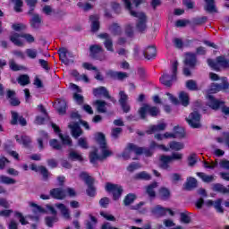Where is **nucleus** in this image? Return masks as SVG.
Returning <instances> with one entry per match:
<instances>
[{
    "instance_id": "34",
    "label": "nucleus",
    "mask_w": 229,
    "mask_h": 229,
    "mask_svg": "<svg viewBox=\"0 0 229 229\" xmlns=\"http://www.w3.org/2000/svg\"><path fill=\"white\" fill-rule=\"evenodd\" d=\"M109 31L112 33V35H114V37H118L120 35H123V29L121 28V26L117 23H113L110 27H109Z\"/></svg>"
},
{
    "instance_id": "16",
    "label": "nucleus",
    "mask_w": 229,
    "mask_h": 229,
    "mask_svg": "<svg viewBox=\"0 0 229 229\" xmlns=\"http://www.w3.org/2000/svg\"><path fill=\"white\" fill-rule=\"evenodd\" d=\"M12 121H11V124H21V126H26V124H28V123L26 122V119L22 116H19V114L15 111H12Z\"/></svg>"
},
{
    "instance_id": "46",
    "label": "nucleus",
    "mask_w": 229,
    "mask_h": 229,
    "mask_svg": "<svg viewBox=\"0 0 229 229\" xmlns=\"http://www.w3.org/2000/svg\"><path fill=\"white\" fill-rule=\"evenodd\" d=\"M179 99H180L182 106H188V105H189V94L185 93L184 91L180 92Z\"/></svg>"
},
{
    "instance_id": "28",
    "label": "nucleus",
    "mask_w": 229,
    "mask_h": 229,
    "mask_svg": "<svg viewBox=\"0 0 229 229\" xmlns=\"http://www.w3.org/2000/svg\"><path fill=\"white\" fill-rule=\"evenodd\" d=\"M94 105H96L97 110L99 114H106L108 104L105 100H96Z\"/></svg>"
},
{
    "instance_id": "42",
    "label": "nucleus",
    "mask_w": 229,
    "mask_h": 229,
    "mask_svg": "<svg viewBox=\"0 0 229 229\" xmlns=\"http://www.w3.org/2000/svg\"><path fill=\"white\" fill-rule=\"evenodd\" d=\"M68 158L73 161L83 162V157L74 150L70 151Z\"/></svg>"
},
{
    "instance_id": "21",
    "label": "nucleus",
    "mask_w": 229,
    "mask_h": 229,
    "mask_svg": "<svg viewBox=\"0 0 229 229\" xmlns=\"http://www.w3.org/2000/svg\"><path fill=\"white\" fill-rule=\"evenodd\" d=\"M55 108L60 115H64L67 110V102L64 99H59L57 103L55 104Z\"/></svg>"
},
{
    "instance_id": "39",
    "label": "nucleus",
    "mask_w": 229,
    "mask_h": 229,
    "mask_svg": "<svg viewBox=\"0 0 229 229\" xmlns=\"http://www.w3.org/2000/svg\"><path fill=\"white\" fill-rule=\"evenodd\" d=\"M133 153V149L131 147V143L127 144L126 148H124L123 152L122 153V157L123 160H130V157Z\"/></svg>"
},
{
    "instance_id": "27",
    "label": "nucleus",
    "mask_w": 229,
    "mask_h": 229,
    "mask_svg": "<svg viewBox=\"0 0 229 229\" xmlns=\"http://www.w3.org/2000/svg\"><path fill=\"white\" fill-rule=\"evenodd\" d=\"M30 169L32 171H36V173L39 171L45 180H47V177L49 176V172L47 171V168H46V166H37V165H31Z\"/></svg>"
},
{
    "instance_id": "7",
    "label": "nucleus",
    "mask_w": 229,
    "mask_h": 229,
    "mask_svg": "<svg viewBox=\"0 0 229 229\" xmlns=\"http://www.w3.org/2000/svg\"><path fill=\"white\" fill-rule=\"evenodd\" d=\"M138 113L141 119H146V114H149L151 117H157V115L160 114V108L144 104L143 106L139 109Z\"/></svg>"
},
{
    "instance_id": "22",
    "label": "nucleus",
    "mask_w": 229,
    "mask_h": 229,
    "mask_svg": "<svg viewBox=\"0 0 229 229\" xmlns=\"http://www.w3.org/2000/svg\"><path fill=\"white\" fill-rule=\"evenodd\" d=\"M50 196L55 198V199H64L67 194L64 190L55 188L50 191Z\"/></svg>"
},
{
    "instance_id": "58",
    "label": "nucleus",
    "mask_w": 229,
    "mask_h": 229,
    "mask_svg": "<svg viewBox=\"0 0 229 229\" xmlns=\"http://www.w3.org/2000/svg\"><path fill=\"white\" fill-rule=\"evenodd\" d=\"M123 132V128L117 127L114 128L111 132V137L114 140L119 139V135Z\"/></svg>"
},
{
    "instance_id": "40",
    "label": "nucleus",
    "mask_w": 229,
    "mask_h": 229,
    "mask_svg": "<svg viewBox=\"0 0 229 229\" xmlns=\"http://www.w3.org/2000/svg\"><path fill=\"white\" fill-rule=\"evenodd\" d=\"M169 148L172 151H181V149L185 148V144L183 142L172 141L169 143Z\"/></svg>"
},
{
    "instance_id": "52",
    "label": "nucleus",
    "mask_w": 229,
    "mask_h": 229,
    "mask_svg": "<svg viewBox=\"0 0 229 229\" xmlns=\"http://www.w3.org/2000/svg\"><path fill=\"white\" fill-rule=\"evenodd\" d=\"M25 53L29 58H31L32 60H35L37 58V55H38V52L35 48H28L25 50Z\"/></svg>"
},
{
    "instance_id": "25",
    "label": "nucleus",
    "mask_w": 229,
    "mask_h": 229,
    "mask_svg": "<svg viewBox=\"0 0 229 229\" xmlns=\"http://www.w3.org/2000/svg\"><path fill=\"white\" fill-rule=\"evenodd\" d=\"M21 38H22V37L17 32H13L10 36L11 42H13L14 46H18V47H22V46H24V42H22Z\"/></svg>"
},
{
    "instance_id": "2",
    "label": "nucleus",
    "mask_w": 229,
    "mask_h": 229,
    "mask_svg": "<svg viewBox=\"0 0 229 229\" xmlns=\"http://www.w3.org/2000/svg\"><path fill=\"white\" fill-rule=\"evenodd\" d=\"M123 3L125 4V8L129 10L130 14L132 17H137L138 22L136 24V28L138 31H140V33H144V30L148 28V26L146 25V14L144 13H137L133 11V5L131 4V2H130V0H123Z\"/></svg>"
},
{
    "instance_id": "11",
    "label": "nucleus",
    "mask_w": 229,
    "mask_h": 229,
    "mask_svg": "<svg viewBox=\"0 0 229 229\" xmlns=\"http://www.w3.org/2000/svg\"><path fill=\"white\" fill-rule=\"evenodd\" d=\"M167 212L170 214V216H174V212H173L171 208H165L160 205L155 206L151 208V214L154 216V217H164Z\"/></svg>"
},
{
    "instance_id": "14",
    "label": "nucleus",
    "mask_w": 229,
    "mask_h": 229,
    "mask_svg": "<svg viewBox=\"0 0 229 229\" xmlns=\"http://www.w3.org/2000/svg\"><path fill=\"white\" fill-rule=\"evenodd\" d=\"M93 96H95L96 98L99 96H103L104 98H106V99H110L111 101H114V98L110 96V93H108V89H106L103 86L93 89Z\"/></svg>"
},
{
    "instance_id": "30",
    "label": "nucleus",
    "mask_w": 229,
    "mask_h": 229,
    "mask_svg": "<svg viewBox=\"0 0 229 229\" xmlns=\"http://www.w3.org/2000/svg\"><path fill=\"white\" fill-rule=\"evenodd\" d=\"M15 139L18 144H22L25 148H28V146L31 144V138H30L29 136L22 135L21 138H19V135H16Z\"/></svg>"
},
{
    "instance_id": "51",
    "label": "nucleus",
    "mask_w": 229,
    "mask_h": 229,
    "mask_svg": "<svg viewBox=\"0 0 229 229\" xmlns=\"http://www.w3.org/2000/svg\"><path fill=\"white\" fill-rule=\"evenodd\" d=\"M59 138L61 139L63 144H65L66 146H72V140H71L69 135L59 133Z\"/></svg>"
},
{
    "instance_id": "53",
    "label": "nucleus",
    "mask_w": 229,
    "mask_h": 229,
    "mask_svg": "<svg viewBox=\"0 0 229 229\" xmlns=\"http://www.w3.org/2000/svg\"><path fill=\"white\" fill-rule=\"evenodd\" d=\"M30 207H32L34 214H44L46 212L42 207L37 205L36 203L30 202Z\"/></svg>"
},
{
    "instance_id": "17",
    "label": "nucleus",
    "mask_w": 229,
    "mask_h": 229,
    "mask_svg": "<svg viewBox=\"0 0 229 229\" xmlns=\"http://www.w3.org/2000/svg\"><path fill=\"white\" fill-rule=\"evenodd\" d=\"M47 210H49V212H51V214H53V216H48L46 218V224L47 225L49 226V228L53 227V223H56V221H58V218H56V209H55V208H53L52 206H47Z\"/></svg>"
},
{
    "instance_id": "37",
    "label": "nucleus",
    "mask_w": 229,
    "mask_h": 229,
    "mask_svg": "<svg viewBox=\"0 0 229 229\" xmlns=\"http://www.w3.org/2000/svg\"><path fill=\"white\" fill-rule=\"evenodd\" d=\"M212 190L215 192H220L221 194H228L229 191L228 188L225 187L221 183H215L212 185Z\"/></svg>"
},
{
    "instance_id": "31",
    "label": "nucleus",
    "mask_w": 229,
    "mask_h": 229,
    "mask_svg": "<svg viewBox=\"0 0 229 229\" xmlns=\"http://www.w3.org/2000/svg\"><path fill=\"white\" fill-rule=\"evenodd\" d=\"M89 21H91V30L93 32L98 31V30H99V16L92 15L89 17Z\"/></svg>"
},
{
    "instance_id": "12",
    "label": "nucleus",
    "mask_w": 229,
    "mask_h": 229,
    "mask_svg": "<svg viewBox=\"0 0 229 229\" xmlns=\"http://www.w3.org/2000/svg\"><path fill=\"white\" fill-rule=\"evenodd\" d=\"M99 38H103L104 46L106 49V51H109V53H114V40H112V37H110V34L108 33H102L98 35Z\"/></svg>"
},
{
    "instance_id": "50",
    "label": "nucleus",
    "mask_w": 229,
    "mask_h": 229,
    "mask_svg": "<svg viewBox=\"0 0 229 229\" xmlns=\"http://www.w3.org/2000/svg\"><path fill=\"white\" fill-rule=\"evenodd\" d=\"M40 135L42 136V138L38 139V144L39 149H44V140H47V133L44 131H41Z\"/></svg>"
},
{
    "instance_id": "6",
    "label": "nucleus",
    "mask_w": 229,
    "mask_h": 229,
    "mask_svg": "<svg viewBox=\"0 0 229 229\" xmlns=\"http://www.w3.org/2000/svg\"><path fill=\"white\" fill-rule=\"evenodd\" d=\"M208 105L212 110H219V108L222 107L223 114H225V115H229V106H225L223 101L214 98L211 95L208 96Z\"/></svg>"
},
{
    "instance_id": "33",
    "label": "nucleus",
    "mask_w": 229,
    "mask_h": 229,
    "mask_svg": "<svg viewBox=\"0 0 229 229\" xmlns=\"http://www.w3.org/2000/svg\"><path fill=\"white\" fill-rule=\"evenodd\" d=\"M55 207L56 208H59L64 219H71V213L69 212V209L67 208V207H65V205L59 203L55 204Z\"/></svg>"
},
{
    "instance_id": "57",
    "label": "nucleus",
    "mask_w": 229,
    "mask_h": 229,
    "mask_svg": "<svg viewBox=\"0 0 229 229\" xmlns=\"http://www.w3.org/2000/svg\"><path fill=\"white\" fill-rule=\"evenodd\" d=\"M196 162H198V157L196 156V154L190 155V157H188V165H190V167H194V165H196Z\"/></svg>"
},
{
    "instance_id": "5",
    "label": "nucleus",
    "mask_w": 229,
    "mask_h": 229,
    "mask_svg": "<svg viewBox=\"0 0 229 229\" xmlns=\"http://www.w3.org/2000/svg\"><path fill=\"white\" fill-rule=\"evenodd\" d=\"M208 65L214 71H220L221 67L223 69H229V59H226L225 56L216 57V62L212 59H208Z\"/></svg>"
},
{
    "instance_id": "13",
    "label": "nucleus",
    "mask_w": 229,
    "mask_h": 229,
    "mask_svg": "<svg viewBox=\"0 0 229 229\" xmlns=\"http://www.w3.org/2000/svg\"><path fill=\"white\" fill-rule=\"evenodd\" d=\"M68 128H70L72 137H73V139H78V137H81V135H83V131H81V127H80V123H78V122L71 123L68 125Z\"/></svg>"
},
{
    "instance_id": "38",
    "label": "nucleus",
    "mask_w": 229,
    "mask_h": 229,
    "mask_svg": "<svg viewBox=\"0 0 229 229\" xmlns=\"http://www.w3.org/2000/svg\"><path fill=\"white\" fill-rule=\"evenodd\" d=\"M134 180H144L146 182L151 180V174L146 171L140 172L134 175Z\"/></svg>"
},
{
    "instance_id": "20",
    "label": "nucleus",
    "mask_w": 229,
    "mask_h": 229,
    "mask_svg": "<svg viewBox=\"0 0 229 229\" xmlns=\"http://www.w3.org/2000/svg\"><path fill=\"white\" fill-rule=\"evenodd\" d=\"M6 98L9 99L10 105L13 106H19L21 105L19 98H15V91L12 89L7 90Z\"/></svg>"
},
{
    "instance_id": "47",
    "label": "nucleus",
    "mask_w": 229,
    "mask_h": 229,
    "mask_svg": "<svg viewBox=\"0 0 229 229\" xmlns=\"http://www.w3.org/2000/svg\"><path fill=\"white\" fill-rule=\"evenodd\" d=\"M136 198L137 197L135 196V194L129 193L127 196H125V198L123 199V204L125 205V207H128L135 201Z\"/></svg>"
},
{
    "instance_id": "3",
    "label": "nucleus",
    "mask_w": 229,
    "mask_h": 229,
    "mask_svg": "<svg viewBox=\"0 0 229 229\" xmlns=\"http://www.w3.org/2000/svg\"><path fill=\"white\" fill-rule=\"evenodd\" d=\"M176 74H178V61H174L172 64L171 73L165 72L159 79V81L165 87H172L173 81L176 80Z\"/></svg>"
},
{
    "instance_id": "24",
    "label": "nucleus",
    "mask_w": 229,
    "mask_h": 229,
    "mask_svg": "<svg viewBox=\"0 0 229 229\" xmlns=\"http://www.w3.org/2000/svg\"><path fill=\"white\" fill-rule=\"evenodd\" d=\"M198 187V180L194 177H188L184 184L185 191H193Z\"/></svg>"
},
{
    "instance_id": "15",
    "label": "nucleus",
    "mask_w": 229,
    "mask_h": 229,
    "mask_svg": "<svg viewBox=\"0 0 229 229\" xmlns=\"http://www.w3.org/2000/svg\"><path fill=\"white\" fill-rule=\"evenodd\" d=\"M185 65H188L191 69H194L198 65V59L196 58V54L188 53L184 60Z\"/></svg>"
},
{
    "instance_id": "54",
    "label": "nucleus",
    "mask_w": 229,
    "mask_h": 229,
    "mask_svg": "<svg viewBox=\"0 0 229 229\" xmlns=\"http://www.w3.org/2000/svg\"><path fill=\"white\" fill-rule=\"evenodd\" d=\"M159 196L162 199H168V198L171 196V192L167 188H161L159 190Z\"/></svg>"
},
{
    "instance_id": "56",
    "label": "nucleus",
    "mask_w": 229,
    "mask_h": 229,
    "mask_svg": "<svg viewBox=\"0 0 229 229\" xmlns=\"http://www.w3.org/2000/svg\"><path fill=\"white\" fill-rule=\"evenodd\" d=\"M18 83L21 86L29 85L30 83V77L28 75H21L18 78Z\"/></svg>"
},
{
    "instance_id": "48",
    "label": "nucleus",
    "mask_w": 229,
    "mask_h": 229,
    "mask_svg": "<svg viewBox=\"0 0 229 229\" xmlns=\"http://www.w3.org/2000/svg\"><path fill=\"white\" fill-rule=\"evenodd\" d=\"M11 3L14 4V11L17 13H21V12H22V6L24 4V2H22V0H12Z\"/></svg>"
},
{
    "instance_id": "29",
    "label": "nucleus",
    "mask_w": 229,
    "mask_h": 229,
    "mask_svg": "<svg viewBox=\"0 0 229 229\" xmlns=\"http://www.w3.org/2000/svg\"><path fill=\"white\" fill-rule=\"evenodd\" d=\"M40 24H42V18H40V15L34 14L30 20V26L34 30H38L40 28Z\"/></svg>"
},
{
    "instance_id": "60",
    "label": "nucleus",
    "mask_w": 229,
    "mask_h": 229,
    "mask_svg": "<svg viewBox=\"0 0 229 229\" xmlns=\"http://www.w3.org/2000/svg\"><path fill=\"white\" fill-rule=\"evenodd\" d=\"M158 148L159 149H163V151H169V148L165 147L164 145H158V143L152 141L150 143V149H157Z\"/></svg>"
},
{
    "instance_id": "63",
    "label": "nucleus",
    "mask_w": 229,
    "mask_h": 229,
    "mask_svg": "<svg viewBox=\"0 0 229 229\" xmlns=\"http://www.w3.org/2000/svg\"><path fill=\"white\" fill-rule=\"evenodd\" d=\"M12 28L14 31H24V30H26V25L23 23H14L12 25Z\"/></svg>"
},
{
    "instance_id": "32",
    "label": "nucleus",
    "mask_w": 229,
    "mask_h": 229,
    "mask_svg": "<svg viewBox=\"0 0 229 229\" xmlns=\"http://www.w3.org/2000/svg\"><path fill=\"white\" fill-rule=\"evenodd\" d=\"M167 125L164 123H159L157 125H152L148 131H147V133H148V135H151V133H157V131H164V130H165V127Z\"/></svg>"
},
{
    "instance_id": "45",
    "label": "nucleus",
    "mask_w": 229,
    "mask_h": 229,
    "mask_svg": "<svg viewBox=\"0 0 229 229\" xmlns=\"http://www.w3.org/2000/svg\"><path fill=\"white\" fill-rule=\"evenodd\" d=\"M157 187H158L157 182H153L147 187V194H148L149 198H155V189H157Z\"/></svg>"
},
{
    "instance_id": "36",
    "label": "nucleus",
    "mask_w": 229,
    "mask_h": 229,
    "mask_svg": "<svg viewBox=\"0 0 229 229\" xmlns=\"http://www.w3.org/2000/svg\"><path fill=\"white\" fill-rule=\"evenodd\" d=\"M80 178H81V180H83V182H85V183L88 185V187L94 185V178L90 177V175H89V174L82 172L80 174Z\"/></svg>"
},
{
    "instance_id": "55",
    "label": "nucleus",
    "mask_w": 229,
    "mask_h": 229,
    "mask_svg": "<svg viewBox=\"0 0 229 229\" xmlns=\"http://www.w3.org/2000/svg\"><path fill=\"white\" fill-rule=\"evenodd\" d=\"M186 87L189 90H199L198 83L194 80H189L186 81Z\"/></svg>"
},
{
    "instance_id": "44",
    "label": "nucleus",
    "mask_w": 229,
    "mask_h": 229,
    "mask_svg": "<svg viewBox=\"0 0 229 229\" xmlns=\"http://www.w3.org/2000/svg\"><path fill=\"white\" fill-rule=\"evenodd\" d=\"M174 135H175V139H183L185 137V130L182 127L175 126L174 128Z\"/></svg>"
},
{
    "instance_id": "8",
    "label": "nucleus",
    "mask_w": 229,
    "mask_h": 229,
    "mask_svg": "<svg viewBox=\"0 0 229 229\" xmlns=\"http://www.w3.org/2000/svg\"><path fill=\"white\" fill-rule=\"evenodd\" d=\"M186 122L191 128H201V115L196 111L190 114L189 117L186 118Z\"/></svg>"
},
{
    "instance_id": "35",
    "label": "nucleus",
    "mask_w": 229,
    "mask_h": 229,
    "mask_svg": "<svg viewBox=\"0 0 229 229\" xmlns=\"http://www.w3.org/2000/svg\"><path fill=\"white\" fill-rule=\"evenodd\" d=\"M173 162L170 156L160 157V167L162 169H169V165Z\"/></svg>"
},
{
    "instance_id": "64",
    "label": "nucleus",
    "mask_w": 229,
    "mask_h": 229,
    "mask_svg": "<svg viewBox=\"0 0 229 229\" xmlns=\"http://www.w3.org/2000/svg\"><path fill=\"white\" fill-rule=\"evenodd\" d=\"M119 103H128V95L124 91L119 92Z\"/></svg>"
},
{
    "instance_id": "43",
    "label": "nucleus",
    "mask_w": 229,
    "mask_h": 229,
    "mask_svg": "<svg viewBox=\"0 0 229 229\" xmlns=\"http://www.w3.org/2000/svg\"><path fill=\"white\" fill-rule=\"evenodd\" d=\"M197 176H199V178H201V180L204 181L206 183H210L214 182V175H207L205 173L198 172Z\"/></svg>"
},
{
    "instance_id": "4",
    "label": "nucleus",
    "mask_w": 229,
    "mask_h": 229,
    "mask_svg": "<svg viewBox=\"0 0 229 229\" xmlns=\"http://www.w3.org/2000/svg\"><path fill=\"white\" fill-rule=\"evenodd\" d=\"M89 56L95 60H99V62L106 61V55L101 45H91L89 47Z\"/></svg>"
},
{
    "instance_id": "9",
    "label": "nucleus",
    "mask_w": 229,
    "mask_h": 229,
    "mask_svg": "<svg viewBox=\"0 0 229 229\" xmlns=\"http://www.w3.org/2000/svg\"><path fill=\"white\" fill-rule=\"evenodd\" d=\"M106 191H107V192H112L113 199H114V201H117V199H119L123 194V187L118 184H112L110 182L106 183Z\"/></svg>"
},
{
    "instance_id": "41",
    "label": "nucleus",
    "mask_w": 229,
    "mask_h": 229,
    "mask_svg": "<svg viewBox=\"0 0 229 229\" xmlns=\"http://www.w3.org/2000/svg\"><path fill=\"white\" fill-rule=\"evenodd\" d=\"M0 183H4V185H15L17 183V181L6 175H1Z\"/></svg>"
},
{
    "instance_id": "1",
    "label": "nucleus",
    "mask_w": 229,
    "mask_h": 229,
    "mask_svg": "<svg viewBox=\"0 0 229 229\" xmlns=\"http://www.w3.org/2000/svg\"><path fill=\"white\" fill-rule=\"evenodd\" d=\"M95 140H97L98 144L100 146L101 154H99V149L98 148H94L89 153V162L93 165L98 164V162H103V160H106L108 157H112V151L108 149V146H106L105 134L102 132L96 133Z\"/></svg>"
},
{
    "instance_id": "59",
    "label": "nucleus",
    "mask_w": 229,
    "mask_h": 229,
    "mask_svg": "<svg viewBox=\"0 0 229 229\" xmlns=\"http://www.w3.org/2000/svg\"><path fill=\"white\" fill-rule=\"evenodd\" d=\"M221 84L213 83L209 89V94H216V92H220Z\"/></svg>"
},
{
    "instance_id": "61",
    "label": "nucleus",
    "mask_w": 229,
    "mask_h": 229,
    "mask_svg": "<svg viewBox=\"0 0 229 229\" xmlns=\"http://www.w3.org/2000/svg\"><path fill=\"white\" fill-rule=\"evenodd\" d=\"M90 219H91V221L87 222V224H86L87 229H95L96 225H98V219H96V217H94V216H91Z\"/></svg>"
},
{
    "instance_id": "62",
    "label": "nucleus",
    "mask_w": 229,
    "mask_h": 229,
    "mask_svg": "<svg viewBox=\"0 0 229 229\" xmlns=\"http://www.w3.org/2000/svg\"><path fill=\"white\" fill-rule=\"evenodd\" d=\"M14 216L19 219L21 225H28V221H26V218H24V216H22V213L16 211L14 212Z\"/></svg>"
},
{
    "instance_id": "26",
    "label": "nucleus",
    "mask_w": 229,
    "mask_h": 229,
    "mask_svg": "<svg viewBox=\"0 0 229 229\" xmlns=\"http://www.w3.org/2000/svg\"><path fill=\"white\" fill-rule=\"evenodd\" d=\"M204 10L208 12L209 13H216L217 9L216 8V1L215 0H205Z\"/></svg>"
},
{
    "instance_id": "10",
    "label": "nucleus",
    "mask_w": 229,
    "mask_h": 229,
    "mask_svg": "<svg viewBox=\"0 0 229 229\" xmlns=\"http://www.w3.org/2000/svg\"><path fill=\"white\" fill-rule=\"evenodd\" d=\"M59 58L64 65H71L74 64V59H72V53H71L66 48L59 49Z\"/></svg>"
},
{
    "instance_id": "23",
    "label": "nucleus",
    "mask_w": 229,
    "mask_h": 229,
    "mask_svg": "<svg viewBox=\"0 0 229 229\" xmlns=\"http://www.w3.org/2000/svg\"><path fill=\"white\" fill-rule=\"evenodd\" d=\"M143 55L147 60H151L157 56V48L153 46L148 47L143 50Z\"/></svg>"
},
{
    "instance_id": "18",
    "label": "nucleus",
    "mask_w": 229,
    "mask_h": 229,
    "mask_svg": "<svg viewBox=\"0 0 229 229\" xmlns=\"http://www.w3.org/2000/svg\"><path fill=\"white\" fill-rule=\"evenodd\" d=\"M71 89L72 90H75V93L73 94V99L76 101V103H78V105H82L83 96L79 94L80 92H81V89H80V87H78V85L75 84H71Z\"/></svg>"
},
{
    "instance_id": "49",
    "label": "nucleus",
    "mask_w": 229,
    "mask_h": 229,
    "mask_svg": "<svg viewBox=\"0 0 229 229\" xmlns=\"http://www.w3.org/2000/svg\"><path fill=\"white\" fill-rule=\"evenodd\" d=\"M221 203H223V199H217L213 204L214 208L219 214H223L225 212V209L223 208V206H221Z\"/></svg>"
},
{
    "instance_id": "19",
    "label": "nucleus",
    "mask_w": 229,
    "mask_h": 229,
    "mask_svg": "<svg viewBox=\"0 0 229 229\" xmlns=\"http://www.w3.org/2000/svg\"><path fill=\"white\" fill-rule=\"evenodd\" d=\"M131 148H132V153H135V155L144 154V155H146V157H151V155H153V152H151V150L139 147L132 143H131Z\"/></svg>"
}]
</instances>
